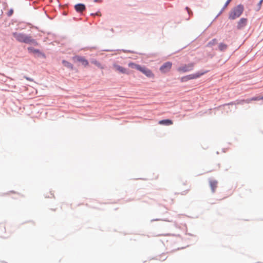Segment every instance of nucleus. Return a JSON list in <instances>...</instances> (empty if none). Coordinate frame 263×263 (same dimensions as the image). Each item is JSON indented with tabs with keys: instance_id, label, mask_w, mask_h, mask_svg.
<instances>
[{
	"instance_id": "1",
	"label": "nucleus",
	"mask_w": 263,
	"mask_h": 263,
	"mask_svg": "<svg viewBox=\"0 0 263 263\" xmlns=\"http://www.w3.org/2000/svg\"><path fill=\"white\" fill-rule=\"evenodd\" d=\"M13 36L16 40L20 42L33 46H37L38 43L36 40L33 39L30 34H27L22 32H14L12 33Z\"/></svg>"
},
{
	"instance_id": "2",
	"label": "nucleus",
	"mask_w": 263,
	"mask_h": 263,
	"mask_svg": "<svg viewBox=\"0 0 263 263\" xmlns=\"http://www.w3.org/2000/svg\"><path fill=\"white\" fill-rule=\"evenodd\" d=\"M244 7L242 5L239 4L234 7L230 12L229 14V19L234 20L239 17L243 13Z\"/></svg>"
},
{
	"instance_id": "3",
	"label": "nucleus",
	"mask_w": 263,
	"mask_h": 263,
	"mask_svg": "<svg viewBox=\"0 0 263 263\" xmlns=\"http://www.w3.org/2000/svg\"><path fill=\"white\" fill-rule=\"evenodd\" d=\"M129 66H131L133 68H135L137 70L141 71L148 78H152L154 76V74L152 73V71L144 66H141L140 65L136 64L133 63H129Z\"/></svg>"
},
{
	"instance_id": "4",
	"label": "nucleus",
	"mask_w": 263,
	"mask_h": 263,
	"mask_svg": "<svg viewBox=\"0 0 263 263\" xmlns=\"http://www.w3.org/2000/svg\"><path fill=\"white\" fill-rule=\"evenodd\" d=\"M206 71H201V72H197L195 73H193L191 74H189L185 76H184L181 78V82H185L188 81L189 80L195 79L199 78L200 76L203 75L205 73H206Z\"/></svg>"
},
{
	"instance_id": "5",
	"label": "nucleus",
	"mask_w": 263,
	"mask_h": 263,
	"mask_svg": "<svg viewBox=\"0 0 263 263\" xmlns=\"http://www.w3.org/2000/svg\"><path fill=\"white\" fill-rule=\"evenodd\" d=\"M27 50L29 53L34 54L35 57L36 58H42L43 59L46 58L45 53L41 52L39 49H35L32 47H28Z\"/></svg>"
},
{
	"instance_id": "6",
	"label": "nucleus",
	"mask_w": 263,
	"mask_h": 263,
	"mask_svg": "<svg viewBox=\"0 0 263 263\" xmlns=\"http://www.w3.org/2000/svg\"><path fill=\"white\" fill-rule=\"evenodd\" d=\"M195 64L194 63H190L188 64H185L177 68V70L180 72H189L193 69Z\"/></svg>"
},
{
	"instance_id": "7",
	"label": "nucleus",
	"mask_w": 263,
	"mask_h": 263,
	"mask_svg": "<svg viewBox=\"0 0 263 263\" xmlns=\"http://www.w3.org/2000/svg\"><path fill=\"white\" fill-rule=\"evenodd\" d=\"M248 20L246 18H241L237 22L236 28L238 30L243 29L247 25Z\"/></svg>"
},
{
	"instance_id": "8",
	"label": "nucleus",
	"mask_w": 263,
	"mask_h": 263,
	"mask_svg": "<svg viewBox=\"0 0 263 263\" xmlns=\"http://www.w3.org/2000/svg\"><path fill=\"white\" fill-rule=\"evenodd\" d=\"M172 64L171 62H166L162 65L160 68V70L163 73L168 72L172 67Z\"/></svg>"
},
{
	"instance_id": "9",
	"label": "nucleus",
	"mask_w": 263,
	"mask_h": 263,
	"mask_svg": "<svg viewBox=\"0 0 263 263\" xmlns=\"http://www.w3.org/2000/svg\"><path fill=\"white\" fill-rule=\"evenodd\" d=\"M113 67L116 71L119 72L120 73L123 74H128V70L120 65L115 64L113 65Z\"/></svg>"
},
{
	"instance_id": "10",
	"label": "nucleus",
	"mask_w": 263,
	"mask_h": 263,
	"mask_svg": "<svg viewBox=\"0 0 263 263\" xmlns=\"http://www.w3.org/2000/svg\"><path fill=\"white\" fill-rule=\"evenodd\" d=\"M74 9L78 13H82L86 9V6L84 4L79 3L74 5Z\"/></svg>"
},
{
	"instance_id": "11",
	"label": "nucleus",
	"mask_w": 263,
	"mask_h": 263,
	"mask_svg": "<svg viewBox=\"0 0 263 263\" xmlns=\"http://www.w3.org/2000/svg\"><path fill=\"white\" fill-rule=\"evenodd\" d=\"M75 59L79 62H81L83 65L86 66L88 65V61L84 57L81 56H77L75 57Z\"/></svg>"
},
{
	"instance_id": "12",
	"label": "nucleus",
	"mask_w": 263,
	"mask_h": 263,
	"mask_svg": "<svg viewBox=\"0 0 263 263\" xmlns=\"http://www.w3.org/2000/svg\"><path fill=\"white\" fill-rule=\"evenodd\" d=\"M159 123L161 125H170L173 124V121L170 119H164L159 121Z\"/></svg>"
},
{
	"instance_id": "13",
	"label": "nucleus",
	"mask_w": 263,
	"mask_h": 263,
	"mask_svg": "<svg viewBox=\"0 0 263 263\" xmlns=\"http://www.w3.org/2000/svg\"><path fill=\"white\" fill-rule=\"evenodd\" d=\"M217 183H218V182L216 180H210V187H211L213 192H215V191L217 187Z\"/></svg>"
},
{
	"instance_id": "14",
	"label": "nucleus",
	"mask_w": 263,
	"mask_h": 263,
	"mask_svg": "<svg viewBox=\"0 0 263 263\" xmlns=\"http://www.w3.org/2000/svg\"><path fill=\"white\" fill-rule=\"evenodd\" d=\"M228 46L223 43H220L218 45V50L220 51H224L227 50Z\"/></svg>"
},
{
	"instance_id": "15",
	"label": "nucleus",
	"mask_w": 263,
	"mask_h": 263,
	"mask_svg": "<svg viewBox=\"0 0 263 263\" xmlns=\"http://www.w3.org/2000/svg\"><path fill=\"white\" fill-rule=\"evenodd\" d=\"M62 64L68 68H69L70 69H72L73 68V65L72 64H71L70 62L66 61V60H63L62 61Z\"/></svg>"
},
{
	"instance_id": "16",
	"label": "nucleus",
	"mask_w": 263,
	"mask_h": 263,
	"mask_svg": "<svg viewBox=\"0 0 263 263\" xmlns=\"http://www.w3.org/2000/svg\"><path fill=\"white\" fill-rule=\"evenodd\" d=\"M217 41L216 39H212L208 44V46L212 47V46L217 44Z\"/></svg>"
},
{
	"instance_id": "17",
	"label": "nucleus",
	"mask_w": 263,
	"mask_h": 263,
	"mask_svg": "<svg viewBox=\"0 0 263 263\" xmlns=\"http://www.w3.org/2000/svg\"><path fill=\"white\" fill-rule=\"evenodd\" d=\"M262 2L263 0H260L259 3L257 4L256 11H259L260 9Z\"/></svg>"
},
{
	"instance_id": "18",
	"label": "nucleus",
	"mask_w": 263,
	"mask_h": 263,
	"mask_svg": "<svg viewBox=\"0 0 263 263\" xmlns=\"http://www.w3.org/2000/svg\"><path fill=\"white\" fill-rule=\"evenodd\" d=\"M185 10L187 11V12L190 16L193 15V13L192 10L190 9V8H189L188 7H186Z\"/></svg>"
},
{
	"instance_id": "19",
	"label": "nucleus",
	"mask_w": 263,
	"mask_h": 263,
	"mask_svg": "<svg viewBox=\"0 0 263 263\" xmlns=\"http://www.w3.org/2000/svg\"><path fill=\"white\" fill-rule=\"evenodd\" d=\"M13 13V9H10L8 12L7 13L8 16L10 17L11 16Z\"/></svg>"
},
{
	"instance_id": "20",
	"label": "nucleus",
	"mask_w": 263,
	"mask_h": 263,
	"mask_svg": "<svg viewBox=\"0 0 263 263\" xmlns=\"http://www.w3.org/2000/svg\"><path fill=\"white\" fill-rule=\"evenodd\" d=\"M261 97H253L252 98V100L259 101V100H262V99H261Z\"/></svg>"
},
{
	"instance_id": "21",
	"label": "nucleus",
	"mask_w": 263,
	"mask_h": 263,
	"mask_svg": "<svg viewBox=\"0 0 263 263\" xmlns=\"http://www.w3.org/2000/svg\"><path fill=\"white\" fill-rule=\"evenodd\" d=\"M231 1L232 0H227L224 5V8H226L228 6V5L229 4V3L231 2Z\"/></svg>"
},
{
	"instance_id": "22",
	"label": "nucleus",
	"mask_w": 263,
	"mask_h": 263,
	"mask_svg": "<svg viewBox=\"0 0 263 263\" xmlns=\"http://www.w3.org/2000/svg\"><path fill=\"white\" fill-rule=\"evenodd\" d=\"M123 52H126V53H132V51H130V50H123Z\"/></svg>"
},
{
	"instance_id": "23",
	"label": "nucleus",
	"mask_w": 263,
	"mask_h": 263,
	"mask_svg": "<svg viewBox=\"0 0 263 263\" xmlns=\"http://www.w3.org/2000/svg\"><path fill=\"white\" fill-rule=\"evenodd\" d=\"M93 1L95 3H101L102 2V0H94Z\"/></svg>"
},
{
	"instance_id": "24",
	"label": "nucleus",
	"mask_w": 263,
	"mask_h": 263,
	"mask_svg": "<svg viewBox=\"0 0 263 263\" xmlns=\"http://www.w3.org/2000/svg\"><path fill=\"white\" fill-rule=\"evenodd\" d=\"M222 12L220 11L219 12V13L217 15V16H216V17H215V19H216L217 17H218V16H219V15L222 13Z\"/></svg>"
},
{
	"instance_id": "25",
	"label": "nucleus",
	"mask_w": 263,
	"mask_h": 263,
	"mask_svg": "<svg viewBox=\"0 0 263 263\" xmlns=\"http://www.w3.org/2000/svg\"><path fill=\"white\" fill-rule=\"evenodd\" d=\"M104 51H112V50H109V49H105V50H104Z\"/></svg>"
},
{
	"instance_id": "26",
	"label": "nucleus",
	"mask_w": 263,
	"mask_h": 263,
	"mask_svg": "<svg viewBox=\"0 0 263 263\" xmlns=\"http://www.w3.org/2000/svg\"><path fill=\"white\" fill-rule=\"evenodd\" d=\"M225 9H226V8H224V6H223L220 11H222V12H223V11Z\"/></svg>"
},
{
	"instance_id": "27",
	"label": "nucleus",
	"mask_w": 263,
	"mask_h": 263,
	"mask_svg": "<svg viewBox=\"0 0 263 263\" xmlns=\"http://www.w3.org/2000/svg\"><path fill=\"white\" fill-rule=\"evenodd\" d=\"M27 80H28L29 81H31V79L30 78H26Z\"/></svg>"
},
{
	"instance_id": "28",
	"label": "nucleus",
	"mask_w": 263,
	"mask_h": 263,
	"mask_svg": "<svg viewBox=\"0 0 263 263\" xmlns=\"http://www.w3.org/2000/svg\"><path fill=\"white\" fill-rule=\"evenodd\" d=\"M110 31H111V32H114V29H113V28H111V29H110Z\"/></svg>"
},
{
	"instance_id": "29",
	"label": "nucleus",
	"mask_w": 263,
	"mask_h": 263,
	"mask_svg": "<svg viewBox=\"0 0 263 263\" xmlns=\"http://www.w3.org/2000/svg\"><path fill=\"white\" fill-rule=\"evenodd\" d=\"M97 15V13H95H95H91V15Z\"/></svg>"
}]
</instances>
